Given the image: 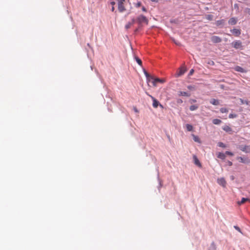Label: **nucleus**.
Returning <instances> with one entry per match:
<instances>
[{
	"label": "nucleus",
	"mask_w": 250,
	"mask_h": 250,
	"mask_svg": "<svg viewBox=\"0 0 250 250\" xmlns=\"http://www.w3.org/2000/svg\"><path fill=\"white\" fill-rule=\"evenodd\" d=\"M136 21L138 23L139 27L141 26L143 23H145L146 24H148V20L145 16L143 15L139 16L137 18Z\"/></svg>",
	"instance_id": "obj_1"
},
{
	"label": "nucleus",
	"mask_w": 250,
	"mask_h": 250,
	"mask_svg": "<svg viewBox=\"0 0 250 250\" xmlns=\"http://www.w3.org/2000/svg\"><path fill=\"white\" fill-rule=\"evenodd\" d=\"M118 2V8L120 12H123L125 11V8L124 6V2L125 0H117Z\"/></svg>",
	"instance_id": "obj_2"
},
{
	"label": "nucleus",
	"mask_w": 250,
	"mask_h": 250,
	"mask_svg": "<svg viewBox=\"0 0 250 250\" xmlns=\"http://www.w3.org/2000/svg\"><path fill=\"white\" fill-rule=\"evenodd\" d=\"M151 79L152 80V83L154 86H157V83H163L166 82V80L165 79L154 78L153 77H151Z\"/></svg>",
	"instance_id": "obj_3"
},
{
	"label": "nucleus",
	"mask_w": 250,
	"mask_h": 250,
	"mask_svg": "<svg viewBox=\"0 0 250 250\" xmlns=\"http://www.w3.org/2000/svg\"><path fill=\"white\" fill-rule=\"evenodd\" d=\"M232 46L235 49L241 48L242 47V42L240 41H235L231 43Z\"/></svg>",
	"instance_id": "obj_4"
},
{
	"label": "nucleus",
	"mask_w": 250,
	"mask_h": 250,
	"mask_svg": "<svg viewBox=\"0 0 250 250\" xmlns=\"http://www.w3.org/2000/svg\"><path fill=\"white\" fill-rule=\"evenodd\" d=\"M239 148L245 153H250V145L240 146Z\"/></svg>",
	"instance_id": "obj_5"
},
{
	"label": "nucleus",
	"mask_w": 250,
	"mask_h": 250,
	"mask_svg": "<svg viewBox=\"0 0 250 250\" xmlns=\"http://www.w3.org/2000/svg\"><path fill=\"white\" fill-rule=\"evenodd\" d=\"M211 40L213 43H219L221 42L222 39L216 36H213L211 37Z\"/></svg>",
	"instance_id": "obj_6"
},
{
	"label": "nucleus",
	"mask_w": 250,
	"mask_h": 250,
	"mask_svg": "<svg viewBox=\"0 0 250 250\" xmlns=\"http://www.w3.org/2000/svg\"><path fill=\"white\" fill-rule=\"evenodd\" d=\"M147 94L149 97H150L152 99V100H153V106L154 108H157L158 107V104H159V102L155 98H154L153 96H152L151 95L148 94V93H147Z\"/></svg>",
	"instance_id": "obj_7"
},
{
	"label": "nucleus",
	"mask_w": 250,
	"mask_h": 250,
	"mask_svg": "<svg viewBox=\"0 0 250 250\" xmlns=\"http://www.w3.org/2000/svg\"><path fill=\"white\" fill-rule=\"evenodd\" d=\"M218 183L223 186V187H225L226 185V181H225V179L223 178H221L220 179H218L217 180Z\"/></svg>",
	"instance_id": "obj_8"
},
{
	"label": "nucleus",
	"mask_w": 250,
	"mask_h": 250,
	"mask_svg": "<svg viewBox=\"0 0 250 250\" xmlns=\"http://www.w3.org/2000/svg\"><path fill=\"white\" fill-rule=\"evenodd\" d=\"M231 32L236 37H238L241 34V30L238 29H233L230 30Z\"/></svg>",
	"instance_id": "obj_9"
},
{
	"label": "nucleus",
	"mask_w": 250,
	"mask_h": 250,
	"mask_svg": "<svg viewBox=\"0 0 250 250\" xmlns=\"http://www.w3.org/2000/svg\"><path fill=\"white\" fill-rule=\"evenodd\" d=\"M193 158L194 164L196 165H197V166H198L199 167H202V165H201V163L200 162L199 160H198V159L197 158V157H196V156L195 155H193Z\"/></svg>",
	"instance_id": "obj_10"
},
{
	"label": "nucleus",
	"mask_w": 250,
	"mask_h": 250,
	"mask_svg": "<svg viewBox=\"0 0 250 250\" xmlns=\"http://www.w3.org/2000/svg\"><path fill=\"white\" fill-rule=\"evenodd\" d=\"M237 159L241 163H249L250 161L247 158H244L242 157H238Z\"/></svg>",
	"instance_id": "obj_11"
},
{
	"label": "nucleus",
	"mask_w": 250,
	"mask_h": 250,
	"mask_svg": "<svg viewBox=\"0 0 250 250\" xmlns=\"http://www.w3.org/2000/svg\"><path fill=\"white\" fill-rule=\"evenodd\" d=\"M186 71V69L184 67H182L179 68V71L177 73V76L179 77L183 75Z\"/></svg>",
	"instance_id": "obj_12"
},
{
	"label": "nucleus",
	"mask_w": 250,
	"mask_h": 250,
	"mask_svg": "<svg viewBox=\"0 0 250 250\" xmlns=\"http://www.w3.org/2000/svg\"><path fill=\"white\" fill-rule=\"evenodd\" d=\"M135 20L134 19H132L131 21L128 22L125 26L126 29H129L135 23Z\"/></svg>",
	"instance_id": "obj_13"
},
{
	"label": "nucleus",
	"mask_w": 250,
	"mask_h": 250,
	"mask_svg": "<svg viewBox=\"0 0 250 250\" xmlns=\"http://www.w3.org/2000/svg\"><path fill=\"white\" fill-rule=\"evenodd\" d=\"M234 70L237 72H242V73L247 72L246 70H245L244 68H243L242 67H241L239 66H236L234 68Z\"/></svg>",
	"instance_id": "obj_14"
},
{
	"label": "nucleus",
	"mask_w": 250,
	"mask_h": 250,
	"mask_svg": "<svg viewBox=\"0 0 250 250\" xmlns=\"http://www.w3.org/2000/svg\"><path fill=\"white\" fill-rule=\"evenodd\" d=\"M237 23V20L235 18H231L229 21V23L230 25H235Z\"/></svg>",
	"instance_id": "obj_15"
},
{
	"label": "nucleus",
	"mask_w": 250,
	"mask_h": 250,
	"mask_svg": "<svg viewBox=\"0 0 250 250\" xmlns=\"http://www.w3.org/2000/svg\"><path fill=\"white\" fill-rule=\"evenodd\" d=\"M210 103L212 104L213 105H217L219 104V102L218 100L215 99H212L210 101Z\"/></svg>",
	"instance_id": "obj_16"
},
{
	"label": "nucleus",
	"mask_w": 250,
	"mask_h": 250,
	"mask_svg": "<svg viewBox=\"0 0 250 250\" xmlns=\"http://www.w3.org/2000/svg\"><path fill=\"white\" fill-rule=\"evenodd\" d=\"M179 95L181 96L189 97L190 94L187 92L180 91Z\"/></svg>",
	"instance_id": "obj_17"
},
{
	"label": "nucleus",
	"mask_w": 250,
	"mask_h": 250,
	"mask_svg": "<svg viewBox=\"0 0 250 250\" xmlns=\"http://www.w3.org/2000/svg\"><path fill=\"white\" fill-rule=\"evenodd\" d=\"M222 128L224 131L228 132L232 131L231 128L228 125H225Z\"/></svg>",
	"instance_id": "obj_18"
},
{
	"label": "nucleus",
	"mask_w": 250,
	"mask_h": 250,
	"mask_svg": "<svg viewBox=\"0 0 250 250\" xmlns=\"http://www.w3.org/2000/svg\"><path fill=\"white\" fill-rule=\"evenodd\" d=\"M249 200V198H242L241 201L240 202H238V204L239 205H241L244 203H245L246 201H248Z\"/></svg>",
	"instance_id": "obj_19"
},
{
	"label": "nucleus",
	"mask_w": 250,
	"mask_h": 250,
	"mask_svg": "<svg viewBox=\"0 0 250 250\" xmlns=\"http://www.w3.org/2000/svg\"><path fill=\"white\" fill-rule=\"evenodd\" d=\"M217 157L222 160H224L226 158V155L223 153L219 152L217 155Z\"/></svg>",
	"instance_id": "obj_20"
},
{
	"label": "nucleus",
	"mask_w": 250,
	"mask_h": 250,
	"mask_svg": "<svg viewBox=\"0 0 250 250\" xmlns=\"http://www.w3.org/2000/svg\"><path fill=\"white\" fill-rule=\"evenodd\" d=\"M212 123L214 125H219L222 123V121L220 119H215L212 120Z\"/></svg>",
	"instance_id": "obj_21"
},
{
	"label": "nucleus",
	"mask_w": 250,
	"mask_h": 250,
	"mask_svg": "<svg viewBox=\"0 0 250 250\" xmlns=\"http://www.w3.org/2000/svg\"><path fill=\"white\" fill-rule=\"evenodd\" d=\"M192 137H193V139L195 142L199 143H201L200 140L197 136L192 134Z\"/></svg>",
	"instance_id": "obj_22"
},
{
	"label": "nucleus",
	"mask_w": 250,
	"mask_h": 250,
	"mask_svg": "<svg viewBox=\"0 0 250 250\" xmlns=\"http://www.w3.org/2000/svg\"><path fill=\"white\" fill-rule=\"evenodd\" d=\"M198 108V106L196 105H192L189 107V109L191 111H194L196 110Z\"/></svg>",
	"instance_id": "obj_23"
},
{
	"label": "nucleus",
	"mask_w": 250,
	"mask_h": 250,
	"mask_svg": "<svg viewBox=\"0 0 250 250\" xmlns=\"http://www.w3.org/2000/svg\"><path fill=\"white\" fill-rule=\"evenodd\" d=\"M144 73H145V75H146V77L147 78V81L150 82V80H151V77L152 76H150L149 75V74L147 72H146V71H145Z\"/></svg>",
	"instance_id": "obj_24"
},
{
	"label": "nucleus",
	"mask_w": 250,
	"mask_h": 250,
	"mask_svg": "<svg viewBox=\"0 0 250 250\" xmlns=\"http://www.w3.org/2000/svg\"><path fill=\"white\" fill-rule=\"evenodd\" d=\"M186 127H187V129L188 131H192V129H193L192 126L191 125H189V124H187L186 125Z\"/></svg>",
	"instance_id": "obj_25"
},
{
	"label": "nucleus",
	"mask_w": 250,
	"mask_h": 250,
	"mask_svg": "<svg viewBox=\"0 0 250 250\" xmlns=\"http://www.w3.org/2000/svg\"><path fill=\"white\" fill-rule=\"evenodd\" d=\"M135 60L140 65V66H142V62L141 61V59H140L138 57H135Z\"/></svg>",
	"instance_id": "obj_26"
},
{
	"label": "nucleus",
	"mask_w": 250,
	"mask_h": 250,
	"mask_svg": "<svg viewBox=\"0 0 250 250\" xmlns=\"http://www.w3.org/2000/svg\"><path fill=\"white\" fill-rule=\"evenodd\" d=\"M224 23V20H221L217 21L216 22V24L217 26H219L220 25L223 24Z\"/></svg>",
	"instance_id": "obj_27"
},
{
	"label": "nucleus",
	"mask_w": 250,
	"mask_h": 250,
	"mask_svg": "<svg viewBox=\"0 0 250 250\" xmlns=\"http://www.w3.org/2000/svg\"><path fill=\"white\" fill-rule=\"evenodd\" d=\"M220 110V112L222 113H227L228 112V110L226 108H221Z\"/></svg>",
	"instance_id": "obj_28"
},
{
	"label": "nucleus",
	"mask_w": 250,
	"mask_h": 250,
	"mask_svg": "<svg viewBox=\"0 0 250 250\" xmlns=\"http://www.w3.org/2000/svg\"><path fill=\"white\" fill-rule=\"evenodd\" d=\"M218 146L221 147H226V145L222 142H219L218 144Z\"/></svg>",
	"instance_id": "obj_29"
},
{
	"label": "nucleus",
	"mask_w": 250,
	"mask_h": 250,
	"mask_svg": "<svg viewBox=\"0 0 250 250\" xmlns=\"http://www.w3.org/2000/svg\"><path fill=\"white\" fill-rule=\"evenodd\" d=\"M236 117L237 115L235 114H230L229 116V118H236Z\"/></svg>",
	"instance_id": "obj_30"
},
{
	"label": "nucleus",
	"mask_w": 250,
	"mask_h": 250,
	"mask_svg": "<svg viewBox=\"0 0 250 250\" xmlns=\"http://www.w3.org/2000/svg\"><path fill=\"white\" fill-rule=\"evenodd\" d=\"M207 19L209 20H211L212 19V16L211 15H208L207 17Z\"/></svg>",
	"instance_id": "obj_31"
},
{
	"label": "nucleus",
	"mask_w": 250,
	"mask_h": 250,
	"mask_svg": "<svg viewBox=\"0 0 250 250\" xmlns=\"http://www.w3.org/2000/svg\"><path fill=\"white\" fill-rule=\"evenodd\" d=\"M194 72V69H191L190 70L189 72L188 75H189V76H191V75H192L193 74Z\"/></svg>",
	"instance_id": "obj_32"
},
{
	"label": "nucleus",
	"mask_w": 250,
	"mask_h": 250,
	"mask_svg": "<svg viewBox=\"0 0 250 250\" xmlns=\"http://www.w3.org/2000/svg\"><path fill=\"white\" fill-rule=\"evenodd\" d=\"M142 5V3L141 2H138L136 4H135V6L136 7H139L141 6Z\"/></svg>",
	"instance_id": "obj_33"
},
{
	"label": "nucleus",
	"mask_w": 250,
	"mask_h": 250,
	"mask_svg": "<svg viewBox=\"0 0 250 250\" xmlns=\"http://www.w3.org/2000/svg\"><path fill=\"white\" fill-rule=\"evenodd\" d=\"M226 154H227V155H230V156H233V154L230 152V151H227L226 152Z\"/></svg>",
	"instance_id": "obj_34"
},
{
	"label": "nucleus",
	"mask_w": 250,
	"mask_h": 250,
	"mask_svg": "<svg viewBox=\"0 0 250 250\" xmlns=\"http://www.w3.org/2000/svg\"><path fill=\"white\" fill-rule=\"evenodd\" d=\"M234 228L238 231L241 232L240 228L237 226H234Z\"/></svg>",
	"instance_id": "obj_35"
},
{
	"label": "nucleus",
	"mask_w": 250,
	"mask_h": 250,
	"mask_svg": "<svg viewBox=\"0 0 250 250\" xmlns=\"http://www.w3.org/2000/svg\"><path fill=\"white\" fill-rule=\"evenodd\" d=\"M142 11H144V12H146L147 11L146 9L144 6H142Z\"/></svg>",
	"instance_id": "obj_36"
},
{
	"label": "nucleus",
	"mask_w": 250,
	"mask_h": 250,
	"mask_svg": "<svg viewBox=\"0 0 250 250\" xmlns=\"http://www.w3.org/2000/svg\"><path fill=\"white\" fill-rule=\"evenodd\" d=\"M246 10L247 13L250 15V8H247Z\"/></svg>",
	"instance_id": "obj_37"
},
{
	"label": "nucleus",
	"mask_w": 250,
	"mask_h": 250,
	"mask_svg": "<svg viewBox=\"0 0 250 250\" xmlns=\"http://www.w3.org/2000/svg\"><path fill=\"white\" fill-rule=\"evenodd\" d=\"M110 4L112 5V6H114V5L115 4V2L114 1H111L110 2Z\"/></svg>",
	"instance_id": "obj_38"
},
{
	"label": "nucleus",
	"mask_w": 250,
	"mask_h": 250,
	"mask_svg": "<svg viewBox=\"0 0 250 250\" xmlns=\"http://www.w3.org/2000/svg\"><path fill=\"white\" fill-rule=\"evenodd\" d=\"M208 63L211 65H214V62L213 61H211L210 62H209Z\"/></svg>",
	"instance_id": "obj_39"
},
{
	"label": "nucleus",
	"mask_w": 250,
	"mask_h": 250,
	"mask_svg": "<svg viewBox=\"0 0 250 250\" xmlns=\"http://www.w3.org/2000/svg\"><path fill=\"white\" fill-rule=\"evenodd\" d=\"M228 164H229V166H232V163L231 162H230V161H228Z\"/></svg>",
	"instance_id": "obj_40"
},
{
	"label": "nucleus",
	"mask_w": 250,
	"mask_h": 250,
	"mask_svg": "<svg viewBox=\"0 0 250 250\" xmlns=\"http://www.w3.org/2000/svg\"><path fill=\"white\" fill-rule=\"evenodd\" d=\"M115 10V8H114V6H112V8H111V11L112 12H114Z\"/></svg>",
	"instance_id": "obj_41"
},
{
	"label": "nucleus",
	"mask_w": 250,
	"mask_h": 250,
	"mask_svg": "<svg viewBox=\"0 0 250 250\" xmlns=\"http://www.w3.org/2000/svg\"><path fill=\"white\" fill-rule=\"evenodd\" d=\"M188 88L189 89H192L193 87L191 86V85H189L188 86Z\"/></svg>",
	"instance_id": "obj_42"
},
{
	"label": "nucleus",
	"mask_w": 250,
	"mask_h": 250,
	"mask_svg": "<svg viewBox=\"0 0 250 250\" xmlns=\"http://www.w3.org/2000/svg\"><path fill=\"white\" fill-rule=\"evenodd\" d=\"M159 0H151V1H153V2H157Z\"/></svg>",
	"instance_id": "obj_43"
},
{
	"label": "nucleus",
	"mask_w": 250,
	"mask_h": 250,
	"mask_svg": "<svg viewBox=\"0 0 250 250\" xmlns=\"http://www.w3.org/2000/svg\"><path fill=\"white\" fill-rule=\"evenodd\" d=\"M192 102H196V100H192Z\"/></svg>",
	"instance_id": "obj_44"
},
{
	"label": "nucleus",
	"mask_w": 250,
	"mask_h": 250,
	"mask_svg": "<svg viewBox=\"0 0 250 250\" xmlns=\"http://www.w3.org/2000/svg\"><path fill=\"white\" fill-rule=\"evenodd\" d=\"M135 111L137 112V110L136 109H135Z\"/></svg>",
	"instance_id": "obj_45"
},
{
	"label": "nucleus",
	"mask_w": 250,
	"mask_h": 250,
	"mask_svg": "<svg viewBox=\"0 0 250 250\" xmlns=\"http://www.w3.org/2000/svg\"><path fill=\"white\" fill-rule=\"evenodd\" d=\"M248 201L250 202V199H249V200H248Z\"/></svg>",
	"instance_id": "obj_46"
}]
</instances>
